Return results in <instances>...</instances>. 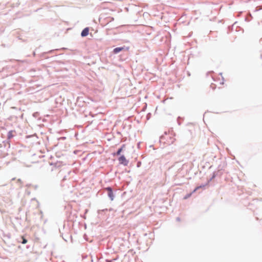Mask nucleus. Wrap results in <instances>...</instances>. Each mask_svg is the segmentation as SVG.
Instances as JSON below:
<instances>
[{
  "label": "nucleus",
  "mask_w": 262,
  "mask_h": 262,
  "mask_svg": "<svg viewBox=\"0 0 262 262\" xmlns=\"http://www.w3.org/2000/svg\"><path fill=\"white\" fill-rule=\"evenodd\" d=\"M89 29L88 28H85L82 30L81 33V35L82 37L86 36L89 34Z\"/></svg>",
  "instance_id": "3"
},
{
  "label": "nucleus",
  "mask_w": 262,
  "mask_h": 262,
  "mask_svg": "<svg viewBox=\"0 0 262 262\" xmlns=\"http://www.w3.org/2000/svg\"><path fill=\"white\" fill-rule=\"evenodd\" d=\"M124 49V47H117L113 50V53L114 54H117L118 53L123 51Z\"/></svg>",
  "instance_id": "4"
},
{
  "label": "nucleus",
  "mask_w": 262,
  "mask_h": 262,
  "mask_svg": "<svg viewBox=\"0 0 262 262\" xmlns=\"http://www.w3.org/2000/svg\"><path fill=\"white\" fill-rule=\"evenodd\" d=\"M122 148H123V147H121V148H119V149H118V150L117 151V153H116V155H120V154H121V151H122Z\"/></svg>",
  "instance_id": "7"
},
{
  "label": "nucleus",
  "mask_w": 262,
  "mask_h": 262,
  "mask_svg": "<svg viewBox=\"0 0 262 262\" xmlns=\"http://www.w3.org/2000/svg\"><path fill=\"white\" fill-rule=\"evenodd\" d=\"M106 189L108 191V196L111 198V200H113L114 194L112 188L111 187H107L106 188Z\"/></svg>",
  "instance_id": "2"
},
{
  "label": "nucleus",
  "mask_w": 262,
  "mask_h": 262,
  "mask_svg": "<svg viewBox=\"0 0 262 262\" xmlns=\"http://www.w3.org/2000/svg\"><path fill=\"white\" fill-rule=\"evenodd\" d=\"M120 164L124 165V166L127 165L128 163V160H127L124 156H121L118 159Z\"/></svg>",
  "instance_id": "1"
},
{
  "label": "nucleus",
  "mask_w": 262,
  "mask_h": 262,
  "mask_svg": "<svg viewBox=\"0 0 262 262\" xmlns=\"http://www.w3.org/2000/svg\"><path fill=\"white\" fill-rule=\"evenodd\" d=\"M191 194H192V193L188 194L185 196H184V199L186 200V199H188V198H189L191 195Z\"/></svg>",
  "instance_id": "8"
},
{
  "label": "nucleus",
  "mask_w": 262,
  "mask_h": 262,
  "mask_svg": "<svg viewBox=\"0 0 262 262\" xmlns=\"http://www.w3.org/2000/svg\"><path fill=\"white\" fill-rule=\"evenodd\" d=\"M199 188V187H196L193 191V192H195Z\"/></svg>",
  "instance_id": "9"
},
{
  "label": "nucleus",
  "mask_w": 262,
  "mask_h": 262,
  "mask_svg": "<svg viewBox=\"0 0 262 262\" xmlns=\"http://www.w3.org/2000/svg\"><path fill=\"white\" fill-rule=\"evenodd\" d=\"M21 238L23 239V241L21 242L22 244H26L27 243V240L26 239H25L24 236H22Z\"/></svg>",
  "instance_id": "6"
},
{
  "label": "nucleus",
  "mask_w": 262,
  "mask_h": 262,
  "mask_svg": "<svg viewBox=\"0 0 262 262\" xmlns=\"http://www.w3.org/2000/svg\"><path fill=\"white\" fill-rule=\"evenodd\" d=\"M13 137V131L11 130V131L9 132L8 134V138L9 139H10Z\"/></svg>",
  "instance_id": "5"
}]
</instances>
